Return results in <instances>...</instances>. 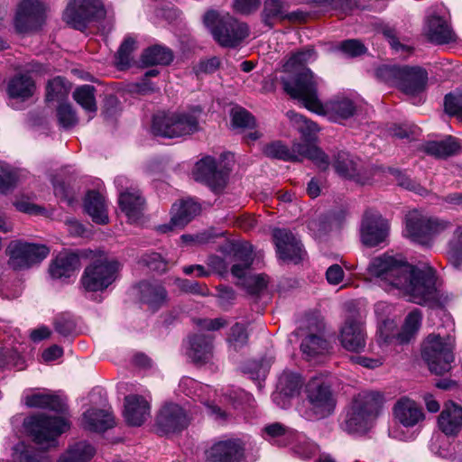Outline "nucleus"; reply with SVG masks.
<instances>
[{
    "label": "nucleus",
    "instance_id": "1a4fd4ad",
    "mask_svg": "<svg viewBox=\"0 0 462 462\" xmlns=\"http://www.w3.org/2000/svg\"><path fill=\"white\" fill-rule=\"evenodd\" d=\"M263 153L269 158L285 162H301L307 158L323 171L329 166L328 155L317 146L309 143H294L291 148H288L281 142H273L264 147Z\"/></svg>",
    "mask_w": 462,
    "mask_h": 462
},
{
    "label": "nucleus",
    "instance_id": "c85d7f7f",
    "mask_svg": "<svg viewBox=\"0 0 462 462\" xmlns=\"http://www.w3.org/2000/svg\"><path fill=\"white\" fill-rule=\"evenodd\" d=\"M333 168L340 177L363 183L361 161L348 152H337L333 161Z\"/></svg>",
    "mask_w": 462,
    "mask_h": 462
},
{
    "label": "nucleus",
    "instance_id": "412c9836",
    "mask_svg": "<svg viewBox=\"0 0 462 462\" xmlns=\"http://www.w3.org/2000/svg\"><path fill=\"white\" fill-rule=\"evenodd\" d=\"M245 444L239 439H225L215 442L206 452L207 462H242Z\"/></svg>",
    "mask_w": 462,
    "mask_h": 462
},
{
    "label": "nucleus",
    "instance_id": "e2e57ef3",
    "mask_svg": "<svg viewBox=\"0 0 462 462\" xmlns=\"http://www.w3.org/2000/svg\"><path fill=\"white\" fill-rule=\"evenodd\" d=\"M159 74L158 69H150L148 70L143 78L134 84L135 91L139 94L145 95L149 93H152L157 90L156 85L151 81V77H156Z\"/></svg>",
    "mask_w": 462,
    "mask_h": 462
},
{
    "label": "nucleus",
    "instance_id": "bb28decb",
    "mask_svg": "<svg viewBox=\"0 0 462 462\" xmlns=\"http://www.w3.org/2000/svg\"><path fill=\"white\" fill-rule=\"evenodd\" d=\"M124 418L130 426H141L150 417V403L143 396L129 394L125 397Z\"/></svg>",
    "mask_w": 462,
    "mask_h": 462
},
{
    "label": "nucleus",
    "instance_id": "39448f33",
    "mask_svg": "<svg viewBox=\"0 0 462 462\" xmlns=\"http://www.w3.org/2000/svg\"><path fill=\"white\" fill-rule=\"evenodd\" d=\"M203 23L216 42L223 47L235 48L249 35L247 24L229 14H221L209 10L204 14Z\"/></svg>",
    "mask_w": 462,
    "mask_h": 462
},
{
    "label": "nucleus",
    "instance_id": "774afa93",
    "mask_svg": "<svg viewBox=\"0 0 462 462\" xmlns=\"http://www.w3.org/2000/svg\"><path fill=\"white\" fill-rule=\"evenodd\" d=\"M197 327L201 330L216 331L225 327L227 322L223 318L217 319H198L194 320Z\"/></svg>",
    "mask_w": 462,
    "mask_h": 462
},
{
    "label": "nucleus",
    "instance_id": "0eeeda50",
    "mask_svg": "<svg viewBox=\"0 0 462 462\" xmlns=\"http://www.w3.org/2000/svg\"><path fill=\"white\" fill-rule=\"evenodd\" d=\"M377 76L410 96L423 92L428 82V72L420 67L383 66L377 70Z\"/></svg>",
    "mask_w": 462,
    "mask_h": 462
},
{
    "label": "nucleus",
    "instance_id": "4be33fe9",
    "mask_svg": "<svg viewBox=\"0 0 462 462\" xmlns=\"http://www.w3.org/2000/svg\"><path fill=\"white\" fill-rule=\"evenodd\" d=\"M15 27L20 32L37 30L44 22V10L37 0H23L15 15Z\"/></svg>",
    "mask_w": 462,
    "mask_h": 462
},
{
    "label": "nucleus",
    "instance_id": "bf43d9fd",
    "mask_svg": "<svg viewBox=\"0 0 462 462\" xmlns=\"http://www.w3.org/2000/svg\"><path fill=\"white\" fill-rule=\"evenodd\" d=\"M336 50L341 51L346 56L356 57L365 53L366 48L359 40L350 39L341 42L336 47Z\"/></svg>",
    "mask_w": 462,
    "mask_h": 462
},
{
    "label": "nucleus",
    "instance_id": "c756f323",
    "mask_svg": "<svg viewBox=\"0 0 462 462\" xmlns=\"http://www.w3.org/2000/svg\"><path fill=\"white\" fill-rule=\"evenodd\" d=\"M213 337L197 333L189 337L188 356L196 364L208 363L213 356Z\"/></svg>",
    "mask_w": 462,
    "mask_h": 462
},
{
    "label": "nucleus",
    "instance_id": "72a5a7b5",
    "mask_svg": "<svg viewBox=\"0 0 462 462\" xmlns=\"http://www.w3.org/2000/svg\"><path fill=\"white\" fill-rule=\"evenodd\" d=\"M288 19L290 21H300L304 19L301 12L286 14L285 6L281 0H265L262 12V21L268 27L272 28L277 21Z\"/></svg>",
    "mask_w": 462,
    "mask_h": 462
},
{
    "label": "nucleus",
    "instance_id": "6ab92c4d",
    "mask_svg": "<svg viewBox=\"0 0 462 462\" xmlns=\"http://www.w3.org/2000/svg\"><path fill=\"white\" fill-rule=\"evenodd\" d=\"M388 222L379 213L366 211L360 227L362 243L369 247L384 242L388 236Z\"/></svg>",
    "mask_w": 462,
    "mask_h": 462
},
{
    "label": "nucleus",
    "instance_id": "a19ab883",
    "mask_svg": "<svg viewBox=\"0 0 462 462\" xmlns=\"http://www.w3.org/2000/svg\"><path fill=\"white\" fill-rule=\"evenodd\" d=\"M317 59V53L313 48H307L293 53L283 65V70L286 72H295L294 77H282L281 81L283 84V79L294 81L297 77L308 68L306 64L314 61Z\"/></svg>",
    "mask_w": 462,
    "mask_h": 462
},
{
    "label": "nucleus",
    "instance_id": "b1692460",
    "mask_svg": "<svg viewBox=\"0 0 462 462\" xmlns=\"http://www.w3.org/2000/svg\"><path fill=\"white\" fill-rule=\"evenodd\" d=\"M156 423L163 433L180 431L189 424L186 411L178 404H165L160 411Z\"/></svg>",
    "mask_w": 462,
    "mask_h": 462
},
{
    "label": "nucleus",
    "instance_id": "2eb2a0df",
    "mask_svg": "<svg viewBox=\"0 0 462 462\" xmlns=\"http://www.w3.org/2000/svg\"><path fill=\"white\" fill-rule=\"evenodd\" d=\"M8 265L16 271L28 269L45 259L50 250L43 245L25 243L20 240L12 241L8 247Z\"/></svg>",
    "mask_w": 462,
    "mask_h": 462
},
{
    "label": "nucleus",
    "instance_id": "ddd939ff",
    "mask_svg": "<svg viewBox=\"0 0 462 462\" xmlns=\"http://www.w3.org/2000/svg\"><path fill=\"white\" fill-rule=\"evenodd\" d=\"M453 339L450 336L430 334L423 343L421 356L430 370L436 374L449 371L454 361Z\"/></svg>",
    "mask_w": 462,
    "mask_h": 462
},
{
    "label": "nucleus",
    "instance_id": "8fccbe9b",
    "mask_svg": "<svg viewBox=\"0 0 462 462\" xmlns=\"http://www.w3.org/2000/svg\"><path fill=\"white\" fill-rule=\"evenodd\" d=\"M135 45L136 42L133 37L127 36L125 38L116 55V66L119 69H125L130 66Z\"/></svg>",
    "mask_w": 462,
    "mask_h": 462
},
{
    "label": "nucleus",
    "instance_id": "3c124183",
    "mask_svg": "<svg viewBox=\"0 0 462 462\" xmlns=\"http://www.w3.org/2000/svg\"><path fill=\"white\" fill-rule=\"evenodd\" d=\"M69 91L68 82L61 77H55L47 83L46 99L48 101L61 100Z\"/></svg>",
    "mask_w": 462,
    "mask_h": 462
},
{
    "label": "nucleus",
    "instance_id": "6e6d98bb",
    "mask_svg": "<svg viewBox=\"0 0 462 462\" xmlns=\"http://www.w3.org/2000/svg\"><path fill=\"white\" fill-rule=\"evenodd\" d=\"M232 125L236 128H253L255 125L254 116L243 107H235L231 111Z\"/></svg>",
    "mask_w": 462,
    "mask_h": 462
},
{
    "label": "nucleus",
    "instance_id": "69168bd1",
    "mask_svg": "<svg viewBox=\"0 0 462 462\" xmlns=\"http://www.w3.org/2000/svg\"><path fill=\"white\" fill-rule=\"evenodd\" d=\"M391 173L394 176L398 184L409 190L421 193L423 190L418 183L413 181L406 173L397 169H390Z\"/></svg>",
    "mask_w": 462,
    "mask_h": 462
},
{
    "label": "nucleus",
    "instance_id": "f8f14e48",
    "mask_svg": "<svg viewBox=\"0 0 462 462\" xmlns=\"http://www.w3.org/2000/svg\"><path fill=\"white\" fill-rule=\"evenodd\" d=\"M234 260L231 273L240 280V284L250 294H257L267 286V280L263 274L246 275V271L253 263V247L248 243L233 245Z\"/></svg>",
    "mask_w": 462,
    "mask_h": 462
},
{
    "label": "nucleus",
    "instance_id": "13d9d810",
    "mask_svg": "<svg viewBox=\"0 0 462 462\" xmlns=\"http://www.w3.org/2000/svg\"><path fill=\"white\" fill-rule=\"evenodd\" d=\"M60 125L64 128H70L77 125L78 117L72 106L69 104H60L57 109Z\"/></svg>",
    "mask_w": 462,
    "mask_h": 462
},
{
    "label": "nucleus",
    "instance_id": "de8ad7c7",
    "mask_svg": "<svg viewBox=\"0 0 462 462\" xmlns=\"http://www.w3.org/2000/svg\"><path fill=\"white\" fill-rule=\"evenodd\" d=\"M95 93L94 86L82 85L74 90L73 98L87 113L95 115L97 109ZM92 117L93 116H89Z\"/></svg>",
    "mask_w": 462,
    "mask_h": 462
},
{
    "label": "nucleus",
    "instance_id": "f3484780",
    "mask_svg": "<svg viewBox=\"0 0 462 462\" xmlns=\"http://www.w3.org/2000/svg\"><path fill=\"white\" fill-rule=\"evenodd\" d=\"M421 324V313L419 310L411 311L405 318L401 331L397 335L388 332V328L393 327V322L385 320L380 326L377 333V342L383 349L387 347L393 342L399 344L409 343L418 333Z\"/></svg>",
    "mask_w": 462,
    "mask_h": 462
},
{
    "label": "nucleus",
    "instance_id": "a878e982",
    "mask_svg": "<svg viewBox=\"0 0 462 462\" xmlns=\"http://www.w3.org/2000/svg\"><path fill=\"white\" fill-rule=\"evenodd\" d=\"M37 89L34 79L27 72H19L9 79L6 93L10 99L19 102L29 101Z\"/></svg>",
    "mask_w": 462,
    "mask_h": 462
},
{
    "label": "nucleus",
    "instance_id": "4c0bfd02",
    "mask_svg": "<svg viewBox=\"0 0 462 462\" xmlns=\"http://www.w3.org/2000/svg\"><path fill=\"white\" fill-rule=\"evenodd\" d=\"M438 422L445 435L456 436L462 428V408L454 402L447 403Z\"/></svg>",
    "mask_w": 462,
    "mask_h": 462
},
{
    "label": "nucleus",
    "instance_id": "052dcab7",
    "mask_svg": "<svg viewBox=\"0 0 462 462\" xmlns=\"http://www.w3.org/2000/svg\"><path fill=\"white\" fill-rule=\"evenodd\" d=\"M54 328L60 336L69 337L75 333L76 323L71 317L68 315H60L54 320Z\"/></svg>",
    "mask_w": 462,
    "mask_h": 462
},
{
    "label": "nucleus",
    "instance_id": "7ed1b4c3",
    "mask_svg": "<svg viewBox=\"0 0 462 462\" xmlns=\"http://www.w3.org/2000/svg\"><path fill=\"white\" fill-rule=\"evenodd\" d=\"M384 395L377 391H363L352 401L345 420V430L350 433H365L379 417L384 403Z\"/></svg>",
    "mask_w": 462,
    "mask_h": 462
},
{
    "label": "nucleus",
    "instance_id": "9d476101",
    "mask_svg": "<svg viewBox=\"0 0 462 462\" xmlns=\"http://www.w3.org/2000/svg\"><path fill=\"white\" fill-rule=\"evenodd\" d=\"M308 420H319L329 416L336 407V399L330 385L323 377H312L306 385Z\"/></svg>",
    "mask_w": 462,
    "mask_h": 462
},
{
    "label": "nucleus",
    "instance_id": "dca6fc26",
    "mask_svg": "<svg viewBox=\"0 0 462 462\" xmlns=\"http://www.w3.org/2000/svg\"><path fill=\"white\" fill-rule=\"evenodd\" d=\"M100 0H69L63 13V20L70 27L83 31L88 23L104 15Z\"/></svg>",
    "mask_w": 462,
    "mask_h": 462
},
{
    "label": "nucleus",
    "instance_id": "9b49d317",
    "mask_svg": "<svg viewBox=\"0 0 462 462\" xmlns=\"http://www.w3.org/2000/svg\"><path fill=\"white\" fill-rule=\"evenodd\" d=\"M232 157L231 153H223L217 160L212 156L203 157L195 165L194 179L218 191L226 183L232 167L229 159Z\"/></svg>",
    "mask_w": 462,
    "mask_h": 462
},
{
    "label": "nucleus",
    "instance_id": "4468645a",
    "mask_svg": "<svg viewBox=\"0 0 462 462\" xmlns=\"http://www.w3.org/2000/svg\"><path fill=\"white\" fill-rule=\"evenodd\" d=\"M121 264L115 259L97 260L88 265L81 277V284L87 291H103L119 277Z\"/></svg>",
    "mask_w": 462,
    "mask_h": 462
},
{
    "label": "nucleus",
    "instance_id": "423d86ee",
    "mask_svg": "<svg viewBox=\"0 0 462 462\" xmlns=\"http://www.w3.org/2000/svg\"><path fill=\"white\" fill-rule=\"evenodd\" d=\"M23 425L28 435L43 449L56 447L58 437L70 428L66 419L43 413L29 417Z\"/></svg>",
    "mask_w": 462,
    "mask_h": 462
},
{
    "label": "nucleus",
    "instance_id": "6e6552de",
    "mask_svg": "<svg viewBox=\"0 0 462 462\" xmlns=\"http://www.w3.org/2000/svg\"><path fill=\"white\" fill-rule=\"evenodd\" d=\"M449 220L439 217H427L418 211L406 215L405 232L413 241L422 245H430L434 238L451 228Z\"/></svg>",
    "mask_w": 462,
    "mask_h": 462
},
{
    "label": "nucleus",
    "instance_id": "603ef678",
    "mask_svg": "<svg viewBox=\"0 0 462 462\" xmlns=\"http://www.w3.org/2000/svg\"><path fill=\"white\" fill-rule=\"evenodd\" d=\"M248 341V333L246 331V328L245 324L236 322L234 324L230 332L227 336V342L229 346L232 347L235 351H237L244 347Z\"/></svg>",
    "mask_w": 462,
    "mask_h": 462
},
{
    "label": "nucleus",
    "instance_id": "aec40b11",
    "mask_svg": "<svg viewBox=\"0 0 462 462\" xmlns=\"http://www.w3.org/2000/svg\"><path fill=\"white\" fill-rule=\"evenodd\" d=\"M273 237L280 259L294 263H298L303 259L305 251L302 245L291 231L276 228L273 232Z\"/></svg>",
    "mask_w": 462,
    "mask_h": 462
},
{
    "label": "nucleus",
    "instance_id": "a211bd4d",
    "mask_svg": "<svg viewBox=\"0 0 462 462\" xmlns=\"http://www.w3.org/2000/svg\"><path fill=\"white\" fill-rule=\"evenodd\" d=\"M179 390L187 396L199 400L205 405L207 412L215 420H225L226 419L225 411L217 405L208 402L211 393H216L209 385L202 384L190 377H184L179 383Z\"/></svg>",
    "mask_w": 462,
    "mask_h": 462
},
{
    "label": "nucleus",
    "instance_id": "20e7f679",
    "mask_svg": "<svg viewBox=\"0 0 462 462\" xmlns=\"http://www.w3.org/2000/svg\"><path fill=\"white\" fill-rule=\"evenodd\" d=\"M202 109L196 106L189 111L161 112L153 116L152 133L165 138H180L192 135L200 130Z\"/></svg>",
    "mask_w": 462,
    "mask_h": 462
},
{
    "label": "nucleus",
    "instance_id": "4d7b16f0",
    "mask_svg": "<svg viewBox=\"0 0 462 462\" xmlns=\"http://www.w3.org/2000/svg\"><path fill=\"white\" fill-rule=\"evenodd\" d=\"M176 283L177 286L184 292L203 297L208 296L210 294L209 289L205 283H199L198 282L187 279H177Z\"/></svg>",
    "mask_w": 462,
    "mask_h": 462
},
{
    "label": "nucleus",
    "instance_id": "ea45409f",
    "mask_svg": "<svg viewBox=\"0 0 462 462\" xmlns=\"http://www.w3.org/2000/svg\"><path fill=\"white\" fill-rule=\"evenodd\" d=\"M79 266V258L73 253H60L50 266L53 279L69 278Z\"/></svg>",
    "mask_w": 462,
    "mask_h": 462
},
{
    "label": "nucleus",
    "instance_id": "37998d69",
    "mask_svg": "<svg viewBox=\"0 0 462 462\" xmlns=\"http://www.w3.org/2000/svg\"><path fill=\"white\" fill-rule=\"evenodd\" d=\"M13 462H51L49 456L31 444L19 442L14 447Z\"/></svg>",
    "mask_w": 462,
    "mask_h": 462
},
{
    "label": "nucleus",
    "instance_id": "79ce46f5",
    "mask_svg": "<svg viewBox=\"0 0 462 462\" xmlns=\"http://www.w3.org/2000/svg\"><path fill=\"white\" fill-rule=\"evenodd\" d=\"M84 208L97 224L104 225L108 222L105 199L100 193L95 190L88 191L84 199Z\"/></svg>",
    "mask_w": 462,
    "mask_h": 462
},
{
    "label": "nucleus",
    "instance_id": "2f4dec72",
    "mask_svg": "<svg viewBox=\"0 0 462 462\" xmlns=\"http://www.w3.org/2000/svg\"><path fill=\"white\" fill-rule=\"evenodd\" d=\"M24 403L31 408L48 409L59 413L67 411L66 399L47 391L38 392L24 396Z\"/></svg>",
    "mask_w": 462,
    "mask_h": 462
},
{
    "label": "nucleus",
    "instance_id": "5fc2aeb1",
    "mask_svg": "<svg viewBox=\"0 0 462 462\" xmlns=\"http://www.w3.org/2000/svg\"><path fill=\"white\" fill-rule=\"evenodd\" d=\"M456 240L448 245V259L456 267L462 263V226H457L454 231Z\"/></svg>",
    "mask_w": 462,
    "mask_h": 462
},
{
    "label": "nucleus",
    "instance_id": "5701e85b",
    "mask_svg": "<svg viewBox=\"0 0 462 462\" xmlns=\"http://www.w3.org/2000/svg\"><path fill=\"white\" fill-rule=\"evenodd\" d=\"M200 205L193 199H185L180 200V203H174L171 210V222L160 226L158 230L162 233H167L174 228H183L200 213Z\"/></svg>",
    "mask_w": 462,
    "mask_h": 462
},
{
    "label": "nucleus",
    "instance_id": "09e8293b",
    "mask_svg": "<svg viewBox=\"0 0 462 462\" xmlns=\"http://www.w3.org/2000/svg\"><path fill=\"white\" fill-rule=\"evenodd\" d=\"M301 385L302 380L299 374L283 372L279 377L277 389L280 394L291 397L299 393Z\"/></svg>",
    "mask_w": 462,
    "mask_h": 462
},
{
    "label": "nucleus",
    "instance_id": "e433bc0d",
    "mask_svg": "<svg viewBox=\"0 0 462 462\" xmlns=\"http://www.w3.org/2000/svg\"><path fill=\"white\" fill-rule=\"evenodd\" d=\"M263 438L277 446H287L299 441L302 438L300 433L294 430L284 426L282 423L274 422L266 425L263 430Z\"/></svg>",
    "mask_w": 462,
    "mask_h": 462
},
{
    "label": "nucleus",
    "instance_id": "49530a36",
    "mask_svg": "<svg viewBox=\"0 0 462 462\" xmlns=\"http://www.w3.org/2000/svg\"><path fill=\"white\" fill-rule=\"evenodd\" d=\"M172 60V51L162 45H153L147 48L141 57L142 62L146 66L169 65Z\"/></svg>",
    "mask_w": 462,
    "mask_h": 462
},
{
    "label": "nucleus",
    "instance_id": "c03bdc74",
    "mask_svg": "<svg viewBox=\"0 0 462 462\" xmlns=\"http://www.w3.org/2000/svg\"><path fill=\"white\" fill-rule=\"evenodd\" d=\"M95 448L87 441L70 445L58 462H88L95 455Z\"/></svg>",
    "mask_w": 462,
    "mask_h": 462
},
{
    "label": "nucleus",
    "instance_id": "a18cd8bd",
    "mask_svg": "<svg viewBox=\"0 0 462 462\" xmlns=\"http://www.w3.org/2000/svg\"><path fill=\"white\" fill-rule=\"evenodd\" d=\"M458 148L457 141L453 136H448L441 141L428 142L423 145V150L426 153L438 158L450 156L454 154Z\"/></svg>",
    "mask_w": 462,
    "mask_h": 462
},
{
    "label": "nucleus",
    "instance_id": "cd10ccee",
    "mask_svg": "<svg viewBox=\"0 0 462 462\" xmlns=\"http://www.w3.org/2000/svg\"><path fill=\"white\" fill-rule=\"evenodd\" d=\"M118 204L122 212L125 214L130 222L137 221L144 210L145 199L136 187L121 191L118 195Z\"/></svg>",
    "mask_w": 462,
    "mask_h": 462
},
{
    "label": "nucleus",
    "instance_id": "864d4df0",
    "mask_svg": "<svg viewBox=\"0 0 462 462\" xmlns=\"http://www.w3.org/2000/svg\"><path fill=\"white\" fill-rule=\"evenodd\" d=\"M287 116L296 128L304 135H310L319 132V128L315 122L308 120L303 116L295 113L294 111H288Z\"/></svg>",
    "mask_w": 462,
    "mask_h": 462
},
{
    "label": "nucleus",
    "instance_id": "393cba45",
    "mask_svg": "<svg viewBox=\"0 0 462 462\" xmlns=\"http://www.w3.org/2000/svg\"><path fill=\"white\" fill-rule=\"evenodd\" d=\"M366 333L364 324L356 316L345 320L340 330V342L344 348L352 352H359L365 346Z\"/></svg>",
    "mask_w": 462,
    "mask_h": 462
},
{
    "label": "nucleus",
    "instance_id": "473e14b6",
    "mask_svg": "<svg viewBox=\"0 0 462 462\" xmlns=\"http://www.w3.org/2000/svg\"><path fill=\"white\" fill-rule=\"evenodd\" d=\"M395 419L404 427H413L424 419L421 408L412 400L402 397L393 407Z\"/></svg>",
    "mask_w": 462,
    "mask_h": 462
},
{
    "label": "nucleus",
    "instance_id": "f704fd0d",
    "mask_svg": "<svg viewBox=\"0 0 462 462\" xmlns=\"http://www.w3.org/2000/svg\"><path fill=\"white\" fill-rule=\"evenodd\" d=\"M424 33L430 42L436 44H446L456 40V35L449 24L440 16L428 18Z\"/></svg>",
    "mask_w": 462,
    "mask_h": 462
},
{
    "label": "nucleus",
    "instance_id": "338daca9",
    "mask_svg": "<svg viewBox=\"0 0 462 462\" xmlns=\"http://www.w3.org/2000/svg\"><path fill=\"white\" fill-rule=\"evenodd\" d=\"M444 107L448 114L462 116V96L453 94L446 95Z\"/></svg>",
    "mask_w": 462,
    "mask_h": 462
},
{
    "label": "nucleus",
    "instance_id": "0e129e2a",
    "mask_svg": "<svg viewBox=\"0 0 462 462\" xmlns=\"http://www.w3.org/2000/svg\"><path fill=\"white\" fill-rule=\"evenodd\" d=\"M268 364L264 360L252 361L245 367V372L254 381L263 380L268 374Z\"/></svg>",
    "mask_w": 462,
    "mask_h": 462
},
{
    "label": "nucleus",
    "instance_id": "680f3d73",
    "mask_svg": "<svg viewBox=\"0 0 462 462\" xmlns=\"http://www.w3.org/2000/svg\"><path fill=\"white\" fill-rule=\"evenodd\" d=\"M141 263L149 269L158 273H163L167 269V262L160 254L155 252L143 254L141 258Z\"/></svg>",
    "mask_w": 462,
    "mask_h": 462
},
{
    "label": "nucleus",
    "instance_id": "c9c22d12",
    "mask_svg": "<svg viewBox=\"0 0 462 462\" xmlns=\"http://www.w3.org/2000/svg\"><path fill=\"white\" fill-rule=\"evenodd\" d=\"M330 349V343L325 338L321 330H319L318 333L308 334L300 344L302 355L309 361L327 356L329 354Z\"/></svg>",
    "mask_w": 462,
    "mask_h": 462
},
{
    "label": "nucleus",
    "instance_id": "f257e3e1",
    "mask_svg": "<svg viewBox=\"0 0 462 462\" xmlns=\"http://www.w3.org/2000/svg\"><path fill=\"white\" fill-rule=\"evenodd\" d=\"M371 275L398 289L416 304L436 303L439 291L432 268H418L410 264L401 254H383L374 258L368 266Z\"/></svg>",
    "mask_w": 462,
    "mask_h": 462
},
{
    "label": "nucleus",
    "instance_id": "f03ea898",
    "mask_svg": "<svg viewBox=\"0 0 462 462\" xmlns=\"http://www.w3.org/2000/svg\"><path fill=\"white\" fill-rule=\"evenodd\" d=\"M321 81L307 69L294 81L283 79V89L309 110L328 116L335 122L353 117L361 108L362 100L353 94H338L322 104L318 96V87Z\"/></svg>",
    "mask_w": 462,
    "mask_h": 462
},
{
    "label": "nucleus",
    "instance_id": "7c9ffc66",
    "mask_svg": "<svg viewBox=\"0 0 462 462\" xmlns=\"http://www.w3.org/2000/svg\"><path fill=\"white\" fill-rule=\"evenodd\" d=\"M115 418L110 409L91 408L82 415V427L89 431L104 432L115 426Z\"/></svg>",
    "mask_w": 462,
    "mask_h": 462
},
{
    "label": "nucleus",
    "instance_id": "58836bf2",
    "mask_svg": "<svg viewBox=\"0 0 462 462\" xmlns=\"http://www.w3.org/2000/svg\"><path fill=\"white\" fill-rule=\"evenodd\" d=\"M138 289L141 300L153 310L161 308L167 300L166 290L157 282H141Z\"/></svg>",
    "mask_w": 462,
    "mask_h": 462
}]
</instances>
